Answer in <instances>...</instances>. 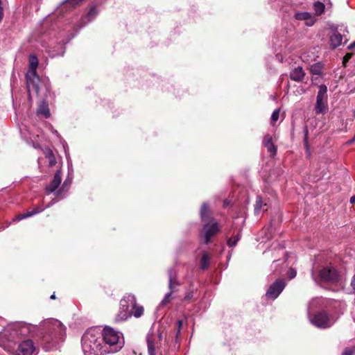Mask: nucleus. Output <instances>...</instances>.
<instances>
[{
  "instance_id": "a18cd8bd",
  "label": "nucleus",
  "mask_w": 355,
  "mask_h": 355,
  "mask_svg": "<svg viewBox=\"0 0 355 355\" xmlns=\"http://www.w3.org/2000/svg\"><path fill=\"white\" fill-rule=\"evenodd\" d=\"M277 263V261H275V263H274V265H273V267L274 268H276Z\"/></svg>"
},
{
  "instance_id": "f3484780",
  "label": "nucleus",
  "mask_w": 355,
  "mask_h": 355,
  "mask_svg": "<svg viewBox=\"0 0 355 355\" xmlns=\"http://www.w3.org/2000/svg\"><path fill=\"white\" fill-rule=\"evenodd\" d=\"M295 18L297 20H304L307 26H312L314 19L312 15L308 12H298L295 14Z\"/></svg>"
},
{
  "instance_id": "cd10ccee",
  "label": "nucleus",
  "mask_w": 355,
  "mask_h": 355,
  "mask_svg": "<svg viewBox=\"0 0 355 355\" xmlns=\"http://www.w3.org/2000/svg\"><path fill=\"white\" fill-rule=\"evenodd\" d=\"M58 48H59V51H56L53 50L49 53L51 57L60 56V55H64V53L65 52V49H64V44H60L58 46Z\"/></svg>"
},
{
  "instance_id": "f257e3e1",
  "label": "nucleus",
  "mask_w": 355,
  "mask_h": 355,
  "mask_svg": "<svg viewBox=\"0 0 355 355\" xmlns=\"http://www.w3.org/2000/svg\"><path fill=\"white\" fill-rule=\"evenodd\" d=\"M107 345H103L102 331L98 328L88 329L81 338V348L84 355H105Z\"/></svg>"
},
{
  "instance_id": "a19ab883",
  "label": "nucleus",
  "mask_w": 355,
  "mask_h": 355,
  "mask_svg": "<svg viewBox=\"0 0 355 355\" xmlns=\"http://www.w3.org/2000/svg\"><path fill=\"white\" fill-rule=\"evenodd\" d=\"M350 203H352V204L355 203V196H353L350 198Z\"/></svg>"
},
{
  "instance_id": "2eb2a0df",
  "label": "nucleus",
  "mask_w": 355,
  "mask_h": 355,
  "mask_svg": "<svg viewBox=\"0 0 355 355\" xmlns=\"http://www.w3.org/2000/svg\"><path fill=\"white\" fill-rule=\"evenodd\" d=\"M61 173L60 171H57L54 175L53 180L50 184L46 186V190L48 193H52L55 191L61 183Z\"/></svg>"
},
{
  "instance_id": "a211bd4d",
  "label": "nucleus",
  "mask_w": 355,
  "mask_h": 355,
  "mask_svg": "<svg viewBox=\"0 0 355 355\" xmlns=\"http://www.w3.org/2000/svg\"><path fill=\"white\" fill-rule=\"evenodd\" d=\"M305 73L302 67H297L290 72V78L296 82H302L304 78Z\"/></svg>"
},
{
  "instance_id": "4c0bfd02",
  "label": "nucleus",
  "mask_w": 355,
  "mask_h": 355,
  "mask_svg": "<svg viewBox=\"0 0 355 355\" xmlns=\"http://www.w3.org/2000/svg\"><path fill=\"white\" fill-rule=\"evenodd\" d=\"M193 297V293H189L188 294L186 295V296L184 297L185 300H190Z\"/></svg>"
},
{
  "instance_id": "423d86ee",
  "label": "nucleus",
  "mask_w": 355,
  "mask_h": 355,
  "mask_svg": "<svg viewBox=\"0 0 355 355\" xmlns=\"http://www.w3.org/2000/svg\"><path fill=\"white\" fill-rule=\"evenodd\" d=\"M209 208L207 203L204 202L200 208V216L202 222L208 221L203 225L201 231V237L205 243L208 244L211 242V238L217 235L220 232V227L218 221L214 218H209Z\"/></svg>"
},
{
  "instance_id": "412c9836",
  "label": "nucleus",
  "mask_w": 355,
  "mask_h": 355,
  "mask_svg": "<svg viewBox=\"0 0 355 355\" xmlns=\"http://www.w3.org/2000/svg\"><path fill=\"white\" fill-rule=\"evenodd\" d=\"M98 11L96 6H92L87 15L82 17V22L84 24H87L92 21L96 17Z\"/></svg>"
},
{
  "instance_id": "0eeeda50",
  "label": "nucleus",
  "mask_w": 355,
  "mask_h": 355,
  "mask_svg": "<svg viewBox=\"0 0 355 355\" xmlns=\"http://www.w3.org/2000/svg\"><path fill=\"white\" fill-rule=\"evenodd\" d=\"M103 345H107L108 353H115L121 349L124 344L122 334L111 327H105L103 332Z\"/></svg>"
},
{
  "instance_id": "dca6fc26",
  "label": "nucleus",
  "mask_w": 355,
  "mask_h": 355,
  "mask_svg": "<svg viewBox=\"0 0 355 355\" xmlns=\"http://www.w3.org/2000/svg\"><path fill=\"white\" fill-rule=\"evenodd\" d=\"M343 36L337 31H334L330 36L329 43L333 49L338 47L343 43Z\"/></svg>"
},
{
  "instance_id": "9d476101",
  "label": "nucleus",
  "mask_w": 355,
  "mask_h": 355,
  "mask_svg": "<svg viewBox=\"0 0 355 355\" xmlns=\"http://www.w3.org/2000/svg\"><path fill=\"white\" fill-rule=\"evenodd\" d=\"M319 278L324 282L335 283L339 281L340 275L334 268L328 266L320 270Z\"/></svg>"
},
{
  "instance_id": "4468645a",
  "label": "nucleus",
  "mask_w": 355,
  "mask_h": 355,
  "mask_svg": "<svg viewBox=\"0 0 355 355\" xmlns=\"http://www.w3.org/2000/svg\"><path fill=\"white\" fill-rule=\"evenodd\" d=\"M169 292L175 293L179 290L180 282L178 278V271L175 268H171L168 270Z\"/></svg>"
},
{
  "instance_id": "aec40b11",
  "label": "nucleus",
  "mask_w": 355,
  "mask_h": 355,
  "mask_svg": "<svg viewBox=\"0 0 355 355\" xmlns=\"http://www.w3.org/2000/svg\"><path fill=\"white\" fill-rule=\"evenodd\" d=\"M263 145L267 148L268 151L271 154L272 156L276 155L277 148L272 141V137L269 135H266L263 140Z\"/></svg>"
},
{
  "instance_id": "9b49d317",
  "label": "nucleus",
  "mask_w": 355,
  "mask_h": 355,
  "mask_svg": "<svg viewBox=\"0 0 355 355\" xmlns=\"http://www.w3.org/2000/svg\"><path fill=\"white\" fill-rule=\"evenodd\" d=\"M286 285L284 279H278L272 283L266 293V297L274 300L281 294Z\"/></svg>"
},
{
  "instance_id": "37998d69",
  "label": "nucleus",
  "mask_w": 355,
  "mask_h": 355,
  "mask_svg": "<svg viewBox=\"0 0 355 355\" xmlns=\"http://www.w3.org/2000/svg\"><path fill=\"white\" fill-rule=\"evenodd\" d=\"M354 141H355V135H354V137L352 138V139L348 141V144H351Z\"/></svg>"
},
{
  "instance_id": "58836bf2",
  "label": "nucleus",
  "mask_w": 355,
  "mask_h": 355,
  "mask_svg": "<svg viewBox=\"0 0 355 355\" xmlns=\"http://www.w3.org/2000/svg\"><path fill=\"white\" fill-rule=\"evenodd\" d=\"M342 355H352V352L350 350H349V349H345L343 352Z\"/></svg>"
},
{
  "instance_id": "09e8293b",
  "label": "nucleus",
  "mask_w": 355,
  "mask_h": 355,
  "mask_svg": "<svg viewBox=\"0 0 355 355\" xmlns=\"http://www.w3.org/2000/svg\"><path fill=\"white\" fill-rule=\"evenodd\" d=\"M53 203H54V202H52V203H51V204L47 205H46V207H50V206H51V205H53Z\"/></svg>"
},
{
  "instance_id": "f704fd0d",
  "label": "nucleus",
  "mask_w": 355,
  "mask_h": 355,
  "mask_svg": "<svg viewBox=\"0 0 355 355\" xmlns=\"http://www.w3.org/2000/svg\"><path fill=\"white\" fill-rule=\"evenodd\" d=\"M182 320H179L178 321V331H177V336L180 334V329L182 327Z\"/></svg>"
},
{
  "instance_id": "6e6552de",
  "label": "nucleus",
  "mask_w": 355,
  "mask_h": 355,
  "mask_svg": "<svg viewBox=\"0 0 355 355\" xmlns=\"http://www.w3.org/2000/svg\"><path fill=\"white\" fill-rule=\"evenodd\" d=\"M28 62L29 68L26 75L27 87L29 92H31V89H34L36 92V93H38V83L40 81V78L37 73V68L39 64L37 57L35 55H30L28 58Z\"/></svg>"
},
{
  "instance_id": "c9c22d12",
  "label": "nucleus",
  "mask_w": 355,
  "mask_h": 355,
  "mask_svg": "<svg viewBox=\"0 0 355 355\" xmlns=\"http://www.w3.org/2000/svg\"><path fill=\"white\" fill-rule=\"evenodd\" d=\"M351 284V286H352V289L354 291H355V274L354 275V276L352 278L351 284Z\"/></svg>"
},
{
  "instance_id": "f03ea898",
  "label": "nucleus",
  "mask_w": 355,
  "mask_h": 355,
  "mask_svg": "<svg viewBox=\"0 0 355 355\" xmlns=\"http://www.w3.org/2000/svg\"><path fill=\"white\" fill-rule=\"evenodd\" d=\"M144 306L137 303L135 295L128 293L120 301L119 310L115 316V321L123 322L132 316L139 318L144 315Z\"/></svg>"
},
{
  "instance_id": "e433bc0d",
  "label": "nucleus",
  "mask_w": 355,
  "mask_h": 355,
  "mask_svg": "<svg viewBox=\"0 0 355 355\" xmlns=\"http://www.w3.org/2000/svg\"><path fill=\"white\" fill-rule=\"evenodd\" d=\"M3 16V8L1 6V1L0 0V21L2 20Z\"/></svg>"
},
{
  "instance_id": "c85d7f7f",
  "label": "nucleus",
  "mask_w": 355,
  "mask_h": 355,
  "mask_svg": "<svg viewBox=\"0 0 355 355\" xmlns=\"http://www.w3.org/2000/svg\"><path fill=\"white\" fill-rule=\"evenodd\" d=\"M239 239H240L239 234H238L236 236L229 238L227 241V244L228 247H230V248L234 247L236 245Z\"/></svg>"
},
{
  "instance_id": "f8f14e48",
  "label": "nucleus",
  "mask_w": 355,
  "mask_h": 355,
  "mask_svg": "<svg viewBox=\"0 0 355 355\" xmlns=\"http://www.w3.org/2000/svg\"><path fill=\"white\" fill-rule=\"evenodd\" d=\"M36 348L31 339H26L19 343L17 349L12 352L13 355H33Z\"/></svg>"
},
{
  "instance_id": "393cba45",
  "label": "nucleus",
  "mask_w": 355,
  "mask_h": 355,
  "mask_svg": "<svg viewBox=\"0 0 355 355\" xmlns=\"http://www.w3.org/2000/svg\"><path fill=\"white\" fill-rule=\"evenodd\" d=\"M210 256L209 254L205 252L202 254L201 260H200V268L205 270L208 268L209 263Z\"/></svg>"
},
{
  "instance_id": "79ce46f5",
  "label": "nucleus",
  "mask_w": 355,
  "mask_h": 355,
  "mask_svg": "<svg viewBox=\"0 0 355 355\" xmlns=\"http://www.w3.org/2000/svg\"><path fill=\"white\" fill-rule=\"evenodd\" d=\"M349 49H353V48H355V41L353 42L352 44H349V46H348Z\"/></svg>"
},
{
  "instance_id": "bb28decb",
  "label": "nucleus",
  "mask_w": 355,
  "mask_h": 355,
  "mask_svg": "<svg viewBox=\"0 0 355 355\" xmlns=\"http://www.w3.org/2000/svg\"><path fill=\"white\" fill-rule=\"evenodd\" d=\"M310 71L313 75H320L322 73V65L320 63H315L311 66Z\"/></svg>"
},
{
  "instance_id": "473e14b6",
  "label": "nucleus",
  "mask_w": 355,
  "mask_h": 355,
  "mask_svg": "<svg viewBox=\"0 0 355 355\" xmlns=\"http://www.w3.org/2000/svg\"><path fill=\"white\" fill-rule=\"evenodd\" d=\"M352 58V54L351 53H347L344 58H343V64L345 66L346 65V63L351 59Z\"/></svg>"
},
{
  "instance_id": "de8ad7c7",
  "label": "nucleus",
  "mask_w": 355,
  "mask_h": 355,
  "mask_svg": "<svg viewBox=\"0 0 355 355\" xmlns=\"http://www.w3.org/2000/svg\"><path fill=\"white\" fill-rule=\"evenodd\" d=\"M66 185H67V181H64V182L63 183L62 187H65Z\"/></svg>"
},
{
  "instance_id": "20e7f679",
  "label": "nucleus",
  "mask_w": 355,
  "mask_h": 355,
  "mask_svg": "<svg viewBox=\"0 0 355 355\" xmlns=\"http://www.w3.org/2000/svg\"><path fill=\"white\" fill-rule=\"evenodd\" d=\"M30 333V326L23 322L8 324L0 332V345L8 347L9 343L16 342Z\"/></svg>"
},
{
  "instance_id": "2f4dec72",
  "label": "nucleus",
  "mask_w": 355,
  "mask_h": 355,
  "mask_svg": "<svg viewBox=\"0 0 355 355\" xmlns=\"http://www.w3.org/2000/svg\"><path fill=\"white\" fill-rule=\"evenodd\" d=\"M83 0H65L63 3L75 6L82 2Z\"/></svg>"
},
{
  "instance_id": "6ab92c4d",
  "label": "nucleus",
  "mask_w": 355,
  "mask_h": 355,
  "mask_svg": "<svg viewBox=\"0 0 355 355\" xmlns=\"http://www.w3.org/2000/svg\"><path fill=\"white\" fill-rule=\"evenodd\" d=\"M44 209V208L37 206V207H35L33 209V210H32V211H28L26 213L20 214L17 215L16 216V218L14 219V220L19 221L21 220L27 218L28 217L33 216L35 214H37L42 212Z\"/></svg>"
},
{
  "instance_id": "ea45409f",
  "label": "nucleus",
  "mask_w": 355,
  "mask_h": 355,
  "mask_svg": "<svg viewBox=\"0 0 355 355\" xmlns=\"http://www.w3.org/2000/svg\"><path fill=\"white\" fill-rule=\"evenodd\" d=\"M311 277H312V279L315 282H318V279L317 277L315 276V274L313 272V270H312L311 272Z\"/></svg>"
},
{
  "instance_id": "4be33fe9",
  "label": "nucleus",
  "mask_w": 355,
  "mask_h": 355,
  "mask_svg": "<svg viewBox=\"0 0 355 355\" xmlns=\"http://www.w3.org/2000/svg\"><path fill=\"white\" fill-rule=\"evenodd\" d=\"M37 114H41L45 118H49L51 114L48 104L45 102H42L37 110Z\"/></svg>"
},
{
  "instance_id": "39448f33",
  "label": "nucleus",
  "mask_w": 355,
  "mask_h": 355,
  "mask_svg": "<svg viewBox=\"0 0 355 355\" xmlns=\"http://www.w3.org/2000/svg\"><path fill=\"white\" fill-rule=\"evenodd\" d=\"M323 302L321 298L313 299L309 304L307 314L309 321L314 326L321 328L326 329L330 327L335 322L334 318L324 311H319L315 314L312 312L314 311L317 307H320Z\"/></svg>"
},
{
  "instance_id": "1a4fd4ad",
  "label": "nucleus",
  "mask_w": 355,
  "mask_h": 355,
  "mask_svg": "<svg viewBox=\"0 0 355 355\" xmlns=\"http://www.w3.org/2000/svg\"><path fill=\"white\" fill-rule=\"evenodd\" d=\"M327 87L324 85H321L318 87V92L316 97V103L315 111L316 114L323 113L327 107Z\"/></svg>"
},
{
  "instance_id": "a878e982",
  "label": "nucleus",
  "mask_w": 355,
  "mask_h": 355,
  "mask_svg": "<svg viewBox=\"0 0 355 355\" xmlns=\"http://www.w3.org/2000/svg\"><path fill=\"white\" fill-rule=\"evenodd\" d=\"M266 203L263 204L262 198L260 196L257 197L256 203L254 205V214L259 215L263 207H266Z\"/></svg>"
},
{
  "instance_id": "c756f323",
  "label": "nucleus",
  "mask_w": 355,
  "mask_h": 355,
  "mask_svg": "<svg viewBox=\"0 0 355 355\" xmlns=\"http://www.w3.org/2000/svg\"><path fill=\"white\" fill-rule=\"evenodd\" d=\"M172 294L173 293L169 291L167 293H166L164 299L162 300V302L160 303V306H165L167 304H168L173 299Z\"/></svg>"
},
{
  "instance_id": "c03bdc74",
  "label": "nucleus",
  "mask_w": 355,
  "mask_h": 355,
  "mask_svg": "<svg viewBox=\"0 0 355 355\" xmlns=\"http://www.w3.org/2000/svg\"><path fill=\"white\" fill-rule=\"evenodd\" d=\"M52 132H53V133H54V134H55V135H58V131H57V130H53V129H52Z\"/></svg>"
},
{
  "instance_id": "49530a36",
  "label": "nucleus",
  "mask_w": 355,
  "mask_h": 355,
  "mask_svg": "<svg viewBox=\"0 0 355 355\" xmlns=\"http://www.w3.org/2000/svg\"><path fill=\"white\" fill-rule=\"evenodd\" d=\"M55 294H53V295L51 296V299H55Z\"/></svg>"
},
{
  "instance_id": "72a5a7b5",
  "label": "nucleus",
  "mask_w": 355,
  "mask_h": 355,
  "mask_svg": "<svg viewBox=\"0 0 355 355\" xmlns=\"http://www.w3.org/2000/svg\"><path fill=\"white\" fill-rule=\"evenodd\" d=\"M296 275H297V272L294 269L291 268L289 270L288 275H289L290 279L295 278Z\"/></svg>"
},
{
  "instance_id": "7ed1b4c3",
  "label": "nucleus",
  "mask_w": 355,
  "mask_h": 355,
  "mask_svg": "<svg viewBox=\"0 0 355 355\" xmlns=\"http://www.w3.org/2000/svg\"><path fill=\"white\" fill-rule=\"evenodd\" d=\"M40 327L43 331V341L51 344L50 346H45L48 350L58 340H62L66 334L65 327L55 319H46L42 321Z\"/></svg>"
},
{
  "instance_id": "ddd939ff",
  "label": "nucleus",
  "mask_w": 355,
  "mask_h": 355,
  "mask_svg": "<svg viewBox=\"0 0 355 355\" xmlns=\"http://www.w3.org/2000/svg\"><path fill=\"white\" fill-rule=\"evenodd\" d=\"M162 338V334H150L147 336L148 352L149 355H155V348L160 343Z\"/></svg>"
},
{
  "instance_id": "7c9ffc66",
  "label": "nucleus",
  "mask_w": 355,
  "mask_h": 355,
  "mask_svg": "<svg viewBox=\"0 0 355 355\" xmlns=\"http://www.w3.org/2000/svg\"><path fill=\"white\" fill-rule=\"evenodd\" d=\"M279 113H280L279 109H276L272 112V115H271V123L272 124H274V123H275L279 119Z\"/></svg>"
},
{
  "instance_id": "5701e85b",
  "label": "nucleus",
  "mask_w": 355,
  "mask_h": 355,
  "mask_svg": "<svg viewBox=\"0 0 355 355\" xmlns=\"http://www.w3.org/2000/svg\"><path fill=\"white\" fill-rule=\"evenodd\" d=\"M323 2H320V1H317L313 3V8L316 15H321L325 8L324 3L327 2H329V0H322Z\"/></svg>"
},
{
  "instance_id": "b1692460",
  "label": "nucleus",
  "mask_w": 355,
  "mask_h": 355,
  "mask_svg": "<svg viewBox=\"0 0 355 355\" xmlns=\"http://www.w3.org/2000/svg\"><path fill=\"white\" fill-rule=\"evenodd\" d=\"M43 153L46 159L49 160V166H52L55 164L56 159L53 151L49 148H46L43 150Z\"/></svg>"
}]
</instances>
